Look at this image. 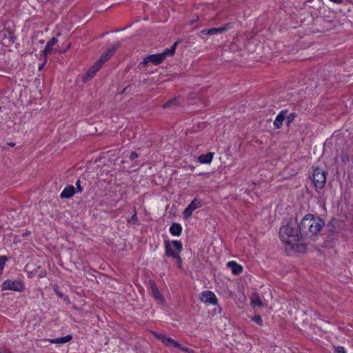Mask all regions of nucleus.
Returning <instances> with one entry per match:
<instances>
[{
  "label": "nucleus",
  "mask_w": 353,
  "mask_h": 353,
  "mask_svg": "<svg viewBox=\"0 0 353 353\" xmlns=\"http://www.w3.org/2000/svg\"><path fill=\"white\" fill-rule=\"evenodd\" d=\"M299 232L297 221L290 219L285 225L280 228V239L284 244L291 245L293 250L303 252L306 250V246L303 243H299L302 240Z\"/></svg>",
  "instance_id": "obj_1"
},
{
  "label": "nucleus",
  "mask_w": 353,
  "mask_h": 353,
  "mask_svg": "<svg viewBox=\"0 0 353 353\" xmlns=\"http://www.w3.org/2000/svg\"><path fill=\"white\" fill-rule=\"evenodd\" d=\"M324 225V221L321 218L307 214L298 223L299 233L303 241L311 240L319 234Z\"/></svg>",
  "instance_id": "obj_2"
},
{
  "label": "nucleus",
  "mask_w": 353,
  "mask_h": 353,
  "mask_svg": "<svg viewBox=\"0 0 353 353\" xmlns=\"http://www.w3.org/2000/svg\"><path fill=\"white\" fill-rule=\"evenodd\" d=\"M179 43V41H176L170 48L165 49L162 53L147 56L143 61L139 64V69L144 70L148 67L150 63H152L155 65L161 64L166 57L172 56L174 54Z\"/></svg>",
  "instance_id": "obj_3"
},
{
  "label": "nucleus",
  "mask_w": 353,
  "mask_h": 353,
  "mask_svg": "<svg viewBox=\"0 0 353 353\" xmlns=\"http://www.w3.org/2000/svg\"><path fill=\"white\" fill-rule=\"evenodd\" d=\"M165 255L168 257L174 258L182 251L183 244L181 241H164Z\"/></svg>",
  "instance_id": "obj_4"
},
{
  "label": "nucleus",
  "mask_w": 353,
  "mask_h": 353,
  "mask_svg": "<svg viewBox=\"0 0 353 353\" xmlns=\"http://www.w3.org/2000/svg\"><path fill=\"white\" fill-rule=\"evenodd\" d=\"M326 181L325 172L320 168H315L313 170V182L318 189H322Z\"/></svg>",
  "instance_id": "obj_5"
},
{
  "label": "nucleus",
  "mask_w": 353,
  "mask_h": 353,
  "mask_svg": "<svg viewBox=\"0 0 353 353\" xmlns=\"http://www.w3.org/2000/svg\"><path fill=\"white\" fill-rule=\"evenodd\" d=\"M3 290H13L23 292L25 289L24 284L21 280H6L2 283Z\"/></svg>",
  "instance_id": "obj_6"
},
{
  "label": "nucleus",
  "mask_w": 353,
  "mask_h": 353,
  "mask_svg": "<svg viewBox=\"0 0 353 353\" xmlns=\"http://www.w3.org/2000/svg\"><path fill=\"white\" fill-rule=\"evenodd\" d=\"M121 43H117L112 46L111 48H108L100 57L99 60L96 62L99 66L102 67L105 62H106L120 48Z\"/></svg>",
  "instance_id": "obj_7"
},
{
  "label": "nucleus",
  "mask_w": 353,
  "mask_h": 353,
  "mask_svg": "<svg viewBox=\"0 0 353 353\" xmlns=\"http://www.w3.org/2000/svg\"><path fill=\"white\" fill-rule=\"evenodd\" d=\"M202 203L201 200L195 197L192 202L188 205V207L183 211V216L185 219L190 218L194 210L201 207Z\"/></svg>",
  "instance_id": "obj_8"
},
{
  "label": "nucleus",
  "mask_w": 353,
  "mask_h": 353,
  "mask_svg": "<svg viewBox=\"0 0 353 353\" xmlns=\"http://www.w3.org/2000/svg\"><path fill=\"white\" fill-rule=\"evenodd\" d=\"M231 28L230 23L225 24L223 27L212 28L210 29H203L201 31V34L205 35H213L217 34H222L223 32Z\"/></svg>",
  "instance_id": "obj_9"
},
{
  "label": "nucleus",
  "mask_w": 353,
  "mask_h": 353,
  "mask_svg": "<svg viewBox=\"0 0 353 353\" xmlns=\"http://www.w3.org/2000/svg\"><path fill=\"white\" fill-rule=\"evenodd\" d=\"M201 301L205 303H211L215 305L217 303V299L215 294L211 291H203L200 298Z\"/></svg>",
  "instance_id": "obj_10"
},
{
  "label": "nucleus",
  "mask_w": 353,
  "mask_h": 353,
  "mask_svg": "<svg viewBox=\"0 0 353 353\" xmlns=\"http://www.w3.org/2000/svg\"><path fill=\"white\" fill-rule=\"evenodd\" d=\"M250 305L253 308H255L256 307L263 308L265 307V304L262 301V300L258 293H253L251 295Z\"/></svg>",
  "instance_id": "obj_11"
},
{
  "label": "nucleus",
  "mask_w": 353,
  "mask_h": 353,
  "mask_svg": "<svg viewBox=\"0 0 353 353\" xmlns=\"http://www.w3.org/2000/svg\"><path fill=\"white\" fill-rule=\"evenodd\" d=\"M76 193V189L73 185H67L60 194L61 199H70L72 198Z\"/></svg>",
  "instance_id": "obj_12"
},
{
  "label": "nucleus",
  "mask_w": 353,
  "mask_h": 353,
  "mask_svg": "<svg viewBox=\"0 0 353 353\" xmlns=\"http://www.w3.org/2000/svg\"><path fill=\"white\" fill-rule=\"evenodd\" d=\"M149 286L153 297L157 300H162L163 296L154 281H149Z\"/></svg>",
  "instance_id": "obj_13"
},
{
  "label": "nucleus",
  "mask_w": 353,
  "mask_h": 353,
  "mask_svg": "<svg viewBox=\"0 0 353 353\" xmlns=\"http://www.w3.org/2000/svg\"><path fill=\"white\" fill-rule=\"evenodd\" d=\"M227 266L230 268L232 274L235 275H238L243 272V267L235 261H232L228 262Z\"/></svg>",
  "instance_id": "obj_14"
},
{
  "label": "nucleus",
  "mask_w": 353,
  "mask_h": 353,
  "mask_svg": "<svg viewBox=\"0 0 353 353\" xmlns=\"http://www.w3.org/2000/svg\"><path fill=\"white\" fill-rule=\"evenodd\" d=\"M286 113H288L287 110H281L276 116V119L274 121V125L276 128H280L282 126L283 122L285 120V117H286Z\"/></svg>",
  "instance_id": "obj_15"
},
{
  "label": "nucleus",
  "mask_w": 353,
  "mask_h": 353,
  "mask_svg": "<svg viewBox=\"0 0 353 353\" xmlns=\"http://www.w3.org/2000/svg\"><path fill=\"white\" fill-rule=\"evenodd\" d=\"M170 232L173 236H179L181 234L182 227L179 223H174L170 228Z\"/></svg>",
  "instance_id": "obj_16"
},
{
  "label": "nucleus",
  "mask_w": 353,
  "mask_h": 353,
  "mask_svg": "<svg viewBox=\"0 0 353 353\" xmlns=\"http://www.w3.org/2000/svg\"><path fill=\"white\" fill-rule=\"evenodd\" d=\"M101 68V66L95 63L93 66L86 72L84 77L85 81L90 79Z\"/></svg>",
  "instance_id": "obj_17"
},
{
  "label": "nucleus",
  "mask_w": 353,
  "mask_h": 353,
  "mask_svg": "<svg viewBox=\"0 0 353 353\" xmlns=\"http://www.w3.org/2000/svg\"><path fill=\"white\" fill-rule=\"evenodd\" d=\"M72 339V335L69 334V335H66V336H65L63 337H59V338L54 339H50V342L51 343H60V344H63V343H65L69 342Z\"/></svg>",
  "instance_id": "obj_18"
},
{
  "label": "nucleus",
  "mask_w": 353,
  "mask_h": 353,
  "mask_svg": "<svg viewBox=\"0 0 353 353\" xmlns=\"http://www.w3.org/2000/svg\"><path fill=\"white\" fill-rule=\"evenodd\" d=\"M212 158L213 156H199L198 160L201 163H210Z\"/></svg>",
  "instance_id": "obj_19"
},
{
  "label": "nucleus",
  "mask_w": 353,
  "mask_h": 353,
  "mask_svg": "<svg viewBox=\"0 0 353 353\" xmlns=\"http://www.w3.org/2000/svg\"><path fill=\"white\" fill-rule=\"evenodd\" d=\"M178 105V100L176 98H174L172 99H170L168 101L165 103L163 104V108L164 109L168 108L172 106H175Z\"/></svg>",
  "instance_id": "obj_20"
},
{
  "label": "nucleus",
  "mask_w": 353,
  "mask_h": 353,
  "mask_svg": "<svg viewBox=\"0 0 353 353\" xmlns=\"http://www.w3.org/2000/svg\"><path fill=\"white\" fill-rule=\"evenodd\" d=\"M296 117V114L295 112L286 113V117H285V119L287 120V125L289 126L290 123L294 121L295 117Z\"/></svg>",
  "instance_id": "obj_21"
},
{
  "label": "nucleus",
  "mask_w": 353,
  "mask_h": 353,
  "mask_svg": "<svg viewBox=\"0 0 353 353\" xmlns=\"http://www.w3.org/2000/svg\"><path fill=\"white\" fill-rule=\"evenodd\" d=\"M165 345H166L167 346H169V347H180V345L179 343L176 342L174 339H172V338H170V337H168V339H166V343Z\"/></svg>",
  "instance_id": "obj_22"
},
{
  "label": "nucleus",
  "mask_w": 353,
  "mask_h": 353,
  "mask_svg": "<svg viewBox=\"0 0 353 353\" xmlns=\"http://www.w3.org/2000/svg\"><path fill=\"white\" fill-rule=\"evenodd\" d=\"M252 320L255 322L256 324H258L260 326H263V319L261 316V315L259 314H256L252 319Z\"/></svg>",
  "instance_id": "obj_23"
},
{
  "label": "nucleus",
  "mask_w": 353,
  "mask_h": 353,
  "mask_svg": "<svg viewBox=\"0 0 353 353\" xmlns=\"http://www.w3.org/2000/svg\"><path fill=\"white\" fill-rule=\"evenodd\" d=\"M8 260L6 256H0V274L2 273L5 263Z\"/></svg>",
  "instance_id": "obj_24"
},
{
  "label": "nucleus",
  "mask_w": 353,
  "mask_h": 353,
  "mask_svg": "<svg viewBox=\"0 0 353 353\" xmlns=\"http://www.w3.org/2000/svg\"><path fill=\"white\" fill-rule=\"evenodd\" d=\"M76 192H83V187L81 186V181L80 180H77L76 181Z\"/></svg>",
  "instance_id": "obj_25"
},
{
  "label": "nucleus",
  "mask_w": 353,
  "mask_h": 353,
  "mask_svg": "<svg viewBox=\"0 0 353 353\" xmlns=\"http://www.w3.org/2000/svg\"><path fill=\"white\" fill-rule=\"evenodd\" d=\"M52 51V47L48 48V44L46 43L44 50H43L42 53L43 55L46 57L48 54H50Z\"/></svg>",
  "instance_id": "obj_26"
},
{
  "label": "nucleus",
  "mask_w": 353,
  "mask_h": 353,
  "mask_svg": "<svg viewBox=\"0 0 353 353\" xmlns=\"http://www.w3.org/2000/svg\"><path fill=\"white\" fill-rule=\"evenodd\" d=\"M156 337L157 339H159V340H161L163 343L165 344L166 339H168V336H166L165 335L162 334H156Z\"/></svg>",
  "instance_id": "obj_27"
},
{
  "label": "nucleus",
  "mask_w": 353,
  "mask_h": 353,
  "mask_svg": "<svg viewBox=\"0 0 353 353\" xmlns=\"http://www.w3.org/2000/svg\"><path fill=\"white\" fill-rule=\"evenodd\" d=\"M58 40L55 37H52L50 41H48V47H52L54 45H55L57 43Z\"/></svg>",
  "instance_id": "obj_28"
},
{
  "label": "nucleus",
  "mask_w": 353,
  "mask_h": 353,
  "mask_svg": "<svg viewBox=\"0 0 353 353\" xmlns=\"http://www.w3.org/2000/svg\"><path fill=\"white\" fill-rule=\"evenodd\" d=\"M334 353H345V349L342 346L334 347Z\"/></svg>",
  "instance_id": "obj_29"
},
{
  "label": "nucleus",
  "mask_w": 353,
  "mask_h": 353,
  "mask_svg": "<svg viewBox=\"0 0 353 353\" xmlns=\"http://www.w3.org/2000/svg\"><path fill=\"white\" fill-rule=\"evenodd\" d=\"M174 259L176 260V262H177V265L179 268H181V265H182V259L179 255V254L177 255V256L174 257Z\"/></svg>",
  "instance_id": "obj_30"
},
{
  "label": "nucleus",
  "mask_w": 353,
  "mask_h": 353,
  "mask_svg": "<svg viewBox=\"0 0 353 353\" xmlns=\"http://www.w3.org/2000/svg\"><path fill=\"white\" fill-rule=\"evenodd\" d=\"M54 292H56V294H57L60 298L63 297V295H64V294H63L61 291H59V289H58V287H57V286H55V287L54 288Z\"/></svg>",
  "instance_id": "obj_31"
},
{
  "label": "nucleus",
  "mask_w": 353,
  "mask_h": 353,
  "mask_svg": "<svg viewBox=\"0 0 353 353\" xmlns=\"http://www.w3.org/2000/svg\"><path fill=\"white\" fill-rule=\"evenodd\" d=\"M129 221H131V222H132L133 223H137V222H138V219H137V216L136 213H134V214L132 216V217H131L130 220H129Z\"/></svg>",
  "instance_id": "obj_32"
},
{
  "label": "nucleus",
  "mask_w": 353,
  "mask_h": 353,
  "mask_svg": "<svg viewBox=\"0 0 353 353\" xmlns=\"http://www.w3.org/2000/svg\"><path fill=\"white\" fill-rule=\"evenodd\" d=\"M38 270H39V278H43V277L46 276V271L40 270V267L38 268Z\"/></svg>",
  "instance_id": "obj_33"
},
{
  "label": "nucleus",
  "mask_w": 353,
  "mask_h": 353,
  "mask_svg": "<svg viewBox=\"0 0 353 353\" xmlns=\"http://www.w3.org/2000/svg\"><path fill=\"white\" fill-rule=\"evenodd\" d=\"M327 228H328V231L330 232H334V229L333 228V226L331 225L330 223L327 225Z\"/></svg>",
  "instance_id": "obj_34"
},
{
  "label": "nucleus",
  "mask_w": 353,
  "mask_h": 353,
  "mask_svg": "<svg viewBox=\"0 0 353 353\" xmlns=\"http://www.w3.org/2000/svg\"><path fill=\"white\" fill-rule=\"evenodd\" d=\"M46 59L45 60V61H44L42 64H41V65L39 66V68H39V70H42V69H43V68L44 65L46 64Z\"/></svg>",
  "instance_id": "obj_35"
},
{
  "label": "nucleus",
  "mask_w": 353,
  "mask_h": 353,
  "mask_svg": "<svg viewBox=\"0 0 353 353\" xmlns=\"http://www.w3.org/2000/svg\"><path fill=\"white\" fill-rule=\"evenodd\" d=\"M111 152V150L103 151L100 154H105V153H109V152Z\"/></svg>",
  "instance_id": "obj_36"
},
{
  "label": "nucleus",
  "mask_w": 353,
  "mask_h": 353,
  "mask_svg": "<svg viewBox=\"0 0 353 353\" xmlns=\"http://www.w3.org/2000/svg\"><path fill=\"white\" fill-rule=\"evenodd\" d=\"M7 144L10 145V146H14L15 145V143H8Z\"/></svg>",
  "instance_id": "obj_37"
},
{
  "label": "nucleus",
  "mask_w": 353,
  "mask_h": 353,
  "mask_svg": "<svg viewBox=\"0 0 353 353\" xmlns=\"http://www.w3.org/2000/svg\"><path fill=\"white\" fill-rule=\"evenodd\" d=\"M138 156L137 155H135V156H130V159L131 160H133L134 158L137 157Z\"/></svg>",
  "instance_id": "obj_38"
},
{
  "label": "nucleus",
  "mask_w": 353,
  "mask_h": 353,
  "mask_svg": "<svg viewBox=\"0 0 353 353\" xmlns=\"http://www.w3.org/2000/svg\"><path fill=\"white\" fill-rule=\"evenodd\" d=\"M130 154L134 155V154H137V152L135 151H132L130 152Z\"/></svg>",
  "instance_id": "obj_39"
},
{
  "label": "nucleus",
  "mask_w": 353,
  "mask_h": 353,
  "mask_svg": "<svg viewBox=\"0 0 353 353\" xmlns=\"http://www.w3.org/2000/svg\"><path fill=\"white\" fill-rule=\"evenodd\" d=\"M206 154H209V155L214 154V152H210L207 153Z\"/></svg>",
  "instance_id": "obj_40"
},
{
  "label": "nucleus",
  "mask_w": 353,
  "mask_h": 353,
  "mask_svg": "<svg viewBox=\"0 0 353 353\" xmlns=\"http://www.w3.org/2000/svg\"><path fill=\"white\" fill-rule=\"evenodd\" d=\"M70 47V43H69L67 46V49H68Z\"/></svg>",
  "instance_id": "obj_41"
},
{
  "label": "nucleus",
  "mask_w": 353,
  "mask_h": 353,
  "mask_svg": "<svg viewBox=\"0 0 353 353\" xmlns=\"http://www.w3.org/2000/svg\"><path fill=\"white\" fill-rule=\"evenodd\" d=\"M188 353H190V352H192V350H190V351L186 350Z\"/></svg>",
  "instance_id": "obj_42"
},
{
  "label": "nucleus",
  "mask_w": 353,
  "mask_h": 353,
  "mask_svg": "<svg viewBox=\"0 0 353 353\" xmlns=\"http://www.w3.org/2000/svg\"><path fill=\"white\" fill-rule=\"evenodd\" d=\"M188 353H190V352H192V350H190V351L186 350Z\"/></svg>",
  "instance_id": "obj_43"
},
{
  "label": "nucleus",
  "mask_w": 353,
  "mask_h": 353,
  "mask_svg": "<svg viewBox=\"0 0 353 353\" xmlns=\"http://www.w3.org/2000/svg\"><path fill=\"white\" fill-rule=\"evenodd\" d=\"M0 353H4L3 351L0 350Z\"/></svg>",
  "instance_id": "obj_44"
}]
</instances>
